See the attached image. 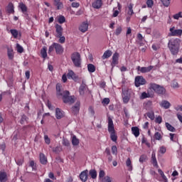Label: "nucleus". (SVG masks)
Here are the masks:
<instances>
[{
	"label": "nucleus",
	"mask_w": 182,
	"mask_h": 182,
	"mask_svg": "<svg viewBox=\"0 0 182 182\" xmlns=\"http://www.w3.org/2000/svg\"><path fill=\"white\" fill-rule=\"evenodd\" d=\"M166 127L169 130V132H176V128L174 127H172L171 124H168V122H166Z\"/></svg>",
	"instance_id": "4c0bfd02"
},
{
	"label": "nucleus",
	"mask_w": 182,
	"mask_h": 182,
	"mask_svg": "<svg viewBox=\"0 0 182 182\" xmlns=\"http://www.w3.org/2000/svg\"><path fill=\"white\" fill-rule=\"evenodd\" d=\"M62 80L63 83H66V82H68V75H66V74H63L62 76Z\"/></svg>",
	"instance_id": "4d7b16f0"
},
{
	"label": "nucleus",
	"mask_w": 182,
	"mask_h": 182,
	"mask_svg": "<svg viewBox=\"0 0 182 182\" xmlns=\"http://www.w3.org/2000/svg\"><path fill=\"white\" fill-rule=\"evenodd\" d=\"M126 166H127L129 171H132V170H133V165H132V160H130V158H128L127 159Z\"/></svg>",
	"instance_id": "473e14b6"
},
{
	"label": "nucleus",
	"mask_w": 182,
	"mask_h": 182,
	"mask_svg": "<svg viewBox=\"0 0 182 182\" xmlns=\"http://www.w3.org/2000/svg\"><path fill=\"white\" fill-rule=\"evenodd\" d=\"M88 112L90 114H95V109H93V107H90L88 108Z\"/></svg>",
	"instance_id": "e2e57ef3"
},
{
	"label": "nucleus",
	"mask_w": 182,
	"mask_h": 182,
	"mask_svg": "<svg viewBox=\"0 0 182 182\" xmlns=\"http://www.w3.org/2000/svg\"><path fill=\"white\" fill-rule=\"evenodd\" d=\"M149 97H151V95H150V93L146 92H142L141 96H140V99L141 100H143L144 99H147Z\"/></svg>",
	"instance_id": "f704fd0d"
},
{
	"label": "nucleus",
	"mask_w": 182,
	"mask_h": 182,
	"mask_svg": "<svg viewBox=\"0 0 182 182\" xmlns=\"http://www.w3.org/2000/svg\"><path fill=\"white\" fill-rule=\"evenodd\" d=\"M79 3H77V2H73L72 4H71V6L73 8H79Z\"/></svg>",
	"instance_id": "69168bd1"
},
{
	"label": "nucleus",
	"mask_w": 182,
	"mask_h": 182,
	"mask_svg": "<svg viewBox=\"0 0 182 182\" xmlns=\"http://www.w3.org/2000/svg\"><path fill=\"white\" fill-rule=\"evenodd\" d=\"M39 157L40 163H41V164H46L48 163V158H46V156H45L44 154L41 153Z\"/></svg>",
	"instance_id": "b1692460"
},
{
	"label": "nucleus",
	"mask_w": 182,
	"mask_h": 182,
	"mask_svg": "<svg viewBox=\"0 0 182 182\" xmlns=\"http://www.w3.org/2000/svg\"><path fill=\"white\" fill-rule=\"evenodd\" d=\"M10 32L12 35V36L14 38V39H16L18 38V32L16 29H11Z\"/></svg>",
	"instance_id": "e433bc0d"
},
{
	"label": "nucleus",
	"mask_w": 182,
	"mask_h": 182,
	"mask_svg": "<svg viewBox=\"0 0 182 182\" xmlns=\"http://www.w3.org/2000/svg\"><path fill=\"white\" fill-rule=\"evenodd\" d=\"M173 19L178 20L180 18H182V12L180 11L178 14H176L173 16Z\"/></svg>",
	"instance_id": "79ce46f5"
},
{
	"label": "nucleus",
	"mask_w": 182,
	"mask_h": 182,
	"mask_svg": "<svg viewBox=\"0 0 182 182\" xmlns=\"http://www.w3.org/2000/svg\"><path fill=\"white\" fill-rule=\"evenodd\" d=\"M66 22V18L63 16H60L58 18V23H65Z\"/></svg>",
	"instance_id": "c03bdc74"
},
{
	"label": "nucleus",
	"mask_w": 182,
	"mask_h": 182,
	"mask_svg": "<svg viewBox=\"0 0 182 182\" xmlns=\"http://www.w3.org/2000/svg\"><path fill=\"white\" fill-rule=\"evenodd\" d=\"M161 1L162 2L164 6H168V5H170V0H161Z\"/></svg>",
	"instance_id": "8fccbe9b"
},
{
	"label": "nucleus",
	"mask_w": 182,
	"mask_h": 182,
	"mask_svg": "<svg viewBox=\"0 0 182 182\" xmlns=\"http://www.w3.org/2000/svg\"><path fill=\"white\" fill-rule=\"evenodd\" d=\"M153 50L157 51L160 49V46L159 44H153L151 46Z\"/></svg>",
	"instance_id": "3c124183"
},
{
	"label": "nucleus",
	"mask_w": 182,
	"mask_h": 182,
	"mask_svg": "<svg viewBox=\"0 0 182 182\" xmlns=\"http://www.w3.org/2000/svg\"><path fill=\"white\" fill-rule=\"evenodd\" d=\"M87 70L90 73H94V72H96V67L93 64H88Z\"/></svg>",
	"instance_id": "2f4dec72"
},
{
	"label": "nucleus",
	"mask_w": 182,
	"mask_h": 182,
	"mask_svg": "<svg viewBox=\"0 0 182 182\" xmlns=\"http://www.w3.org/2000/svg\"><path fill=\"white\" fill-rule=\"evenodd\" d=\"M6 173L4 171L0 172V182H6Z\"/></svg>",
	"instance_id": "72a5a7b5"
},
{
	"label": "nucleus",
	"mask_w": 182,
	"mask_h": 182,
	"mask_svg": "<svg viewBox=\"0 0 182 182\" xmlns=\"http://www.w3.org/2000/svg\"><path fill=\"white\" fill-rule=\"evenodd\" d=\"M119 14H120V11L117 10L114 11V13L112 14L113 18H116L117 16H118Z\"/></svg>",
	"instance_id": "0e129e2a"
},
{
	"label": "nucleus",
	"mask_w": 182,
	"mask_h": 182,
	"mask_svg": "<svg viewBox=\"0 0 182 182\" xmlns=\"http://www.w3.org/2000/svg\"><path fill=\"white\" fill-rule=\"evenodd\" d=\"M64 50L65 48H63L62 45L58 43H53L52 46H49L48 53V55H52L55 51L56 55H63Z\"/></svg>",
	"instance_id": "7ed1b4c3"
},
{
	"label": "nucleus",
	"mask_w": 182,
	"mask_h": 182,
	"mask_svg": "<svg viewBox=\"0 0 182 182\" xmlns=\"http://www.w3.org/2000/svg\"><path fill=\"white\" fill-rule=\"evenodd\" d=\"M67 76L68 79H72L75 82H77V80H79V76H77V75H76L72 70H68Z\"/></svg>",
	"instance_id": "9b49d317"
},
{
	"label": "nucleus",
	"mask_w": 182,
	"mask_h": 182,
	"mask_svg": "<svg viewBox=\"0 0 182 182\" xmlns=\"http://www.w3.org/2000/svg\"><path fill=\"white\" fill-rule=\"evenodd\" d=\"M112 154H114V156L117 155V147L116 146H112Z\"/></svg>",
	"instance_id": "de8ad7c7"
},
{
	"label": "nucleus",
	"mask_w": 182,
	"mask_h": 182,
	"mask_svg": "<svg viewBox=\"0 0 182 182\" xmlns=\"http://www.w3.org/2000/svg\"><path fill=\"white\" fill-rule=\"evenodd\" d=\"M71 60L75 68H80L82 65V59L80 58V53L75 52L71 55Z\"/></svg>",
	"instance_id": "39448f33"
},
{
	"label": "nucleus",
	"mask_w": 182,
	"mask_h": 182,
	"mask_svg": "<svg viewBox=\"0 0 182 182\" xmlns=\"http://www.w3.org/2000/svg\"><path fill=\"white\" fill-rule=\"evenodd\" d=\"M161 122H163V118H161L160 116H158L156 119H155V122L158 123V124H161Z\"/></svg>",
	"instance_id": "603ef678"
},
{
	"label": "nucleus",
	"mask_w": 182,
	"mask_h": 182,
	"mask_svg": "<svg viewBox=\"0 0 182 182\" xmlns=\"http://www.w3.org/2000/svg\"><path fill=\"white\" fill-rule=\"evenodd\" d=\"M56 96L58 99H60V97H63L65 96V91L63 90V87H62V85L60 83L56 84Z\"/></svg>",
	"instance_id": "9d476101"
},
{
	"label": "nucleus",
	"mask_w": 182,
	"mask_h": 182,
	"mask_svg": "<svg viewBox=\"0 0 182 182\" xmlns=\"http://www.w3.org/2000/svg\"><path fill=\"white\" fill-rule=\"evenodd\" d=\"M105 171H100V173H99V177L100 178H105Z\"/></svg>",
	"instance_id": "13d9d810"
},
{
	"label": "nucleus",
	"mask_w": 182,
	"mask_h": 182,
	"mask_svg": "<svg viewBox=\"0 0 182 182\" xmlns=\"http://www.w3.org/2000/svg\"><path fill=\"white\" fill-rule=\"evenodd\" d=\"M92 5V8H95V9H100V8H102V5H103V2L102 0H96Z\"/></svg>",
	"instance_id": "f3484780"
},
{
	"label": "nucleus",
	"mask_w": 182,
	"mask_h": 182,
	"mask_svg": "<svg viewBox=\"0 0 182 182\" xmlns=\"http://www.w3.org/2000/svg\"><path fill=\"white\" fill-rule=\"evenodd\" d=\"M86 90V84H81L79 88V92L81 96H83L85 95V91Z\"/></svg>",
	"instance_id": "c756f323"
},
{
	"label": "nucleus",
	"mask_w": 182,
	"mask_h": 182,
	"mask_svg": "<svg viewBox=\"0 0 182 182\" xmlns=\"http://www.w3.org/2000/svg\"><path fill=\"white\" fill-rule=\"evenodd\" d=\"M151 163L154 167L159 168V164L157 163V159L156 158V152H152L151 154Z\"/></svg>",
	"instance_id": "6ab92c4d"
},
{
	"label": "nucleus",
	"mask_w": 182,
	"mask_h": 182,
	"mask_svg": "<svg viewBox=\"0 0 182 182\" xmlns=\"http://www.w3.org/2000/svg\"><path fill=\"white\" fill-rule=\"evenodd\" d=\"M112 54L113 53L112 52V50H108L104 53L103 55L102 56V59H109V58H110Z\"/></svg>",
	"instance_id": "cd10ccee"
},
{
	"label": "nucleus",
	"mask_w": 182,
	"mask_h": 182,
	"mask_svg": "<svg viewBox=\"0 0 182 182\" xmlns=\"http://www.w3.org/2000/svg\"><path fill=\"white\" fill-rule=\"evenodd\" d=\"M175 110H177V112H182V105L175 107Z\"/></svg>",
	"instance_id": "338daca9"
},
{
	"label": "nucleus",
	"mask_w": 182,
	"mask_h": 182,
	"mask_svg": "<svg viewBox=\"0 0 182 182\" xmlns=\"http://www.w3.org/2000/svg\"><path fill=\"white\" fill-rule=\"evenodd\" d=\"M122 28L121 26L117 27L114 32L116 36H119V35H120V33H122Z\"/></svg>",
	"instance_id": "37998d69"
},
{
	"label": "nucleus",
	"mask_w": 182,
	"mask_h": 182,
	"mask_svg": "<svg viewBox=\"0 0 182 182\" xmlns=\"http://www.w3.org/2000/svg\"><path fill=\"white\" fill-rule=\"evenodd\" d=\"M71 141L73 146H79L80 143V140H79V139H77V137H76L75 135L73 136Z\"/></svg>",
	"instance_id": "c85d7f7f"
},
{
	"label": "nucleus",
	"mask_w": 182,
	"mask_h": 182,
	"mask_svg": "<svg viewBox=\"0 0 182 182\" xmlns=\"http://www.w3.org/2000/svg\"><path fill=\"white\" fill-rule=\"evenodd\" d=\"M180 43H181L180 38L171 39L168 41V48L171 55H176L178 53V50H180Z\"/></svg>",
	"instance_id": "f257e3e1"
},
{
	"label": "nucleus",
	"mask_w": 182,
	"mask_h": 182,
	"mask_svg": "<svg viewBox=\"0 0 182 182\" xmlns=\"http://www.w3.org/2000/svg\"><path fill=\"white\" fill-rule=\"evenodd\" d=\"M53 5L56 6L58 10L63 9V3L60 1V0H53Z\"/></svg>",
	"instance_id": "412c9836"
},
{
	"label": "nucleus",
	"mask_w": 182,
	"mask_h": 182,
	"mask_svg": "<svg viewBox=\"0 0 182 182\" xmlns=\"http://www.w3.org/2000/svg\"><path fill=\"white\" fill-rule=\"evenodd\" d=\"M57 38H59V40H58L59 43H65L66 41V38H65V36H61Z\"/></svg>",
	"instance_id": "49530a36"
},
{
	"label": "nucleus",
	"mask_w": 182,
	"mask_h": 182,
	"mask_svg": "<svg viewBox=\"0 0 182 182\" xmlns=\"http://www.w3.org/2000/svg\"><path fill=\"white\" fill-rule=\"evenodd\" d=\"M87 173H89V171L87 170H85L80 173V178L81 181H82V182L87 181Z\"/></svg>",
	"instance_id": "dca6fc26"
},
{
	"label": "nucleus",
	"mask_w": 182,
	"mask_h": 182,
	"mask_svg": "<svg viewBox=\"0 0 182 182\" xmlns=\"http://www.w3.org/2000/svg\"><path fill=\"white\" fill-rule=\"evenodd\" d=\"M62 99L64 103H69L70 105H72L75 102V96H70V92L68 90L65 91Z\"/></svg>",
	"instance_id": "423d86ee"
},
{
	"label": "nucleus",
	"mask_w": 182,
	"mask_h": 182,
	"mask_svg": "<svg viewBox=\"0 0 182 182\" xmlns=\"http://www.w3.org/2000/svg\"><path fill=\"white\" fill-rule=\"evenodd\" d=\"M146 83H147V81L143 76L138 75L135 77L134 85L136 87H140V86H143Z\"/></svg>",
	"instance_id": "0eeeda50"
},
{
	"label": "nucleus",
	"mask_w": 182,
	"mask_h": 182,
	"mask_svg": "<svg viewBox=\"0 0 182 182\" xmlns=\"http://www.w3.org/2000/svg\"><path fill=\"white\" fill-rule=\"evenodd\" d=\"M89 174L93 179L97 177V172H96V170L95 169H91L89 172Z\"/></svg>",
	"instance_id": "c9c22d12"
},
{
	"label": "nucleus",
	"mask_w": 182,
	"mask_h": 182,
	"mask_svg": "<svg viewBox=\"0 0 182 182\" xmlns=\"http://www.w3.org/2000/svg\"><path fill=\"white\" fill-rule=\"evenodd\" d=\"M122 100L125 105L130 101V91L129 90L122 89Z\"/></svg>",
	"instance_id": "1a4fd4ad"
},
{
	"label": "nucleus",
	"mask_w": 182,
	"mask_h": 182,
	"mask_svg": "<svg viewBox=\"0 0 182 182\" xmlns=\"http://www.w3.org/2000/svg\"><path fill=\"white\" fill-rule=\"evenodd\" d=\"M133 6H134V4H133L132 3H130L128 6V15H130V16H132V15L134 14V11H133Z\"/></svg>",
	"instance_id": "7c9ffc66"
},
{
	"label": "nucleus",
	"mask_w": 182,
	"mask_h": 182,
	"mask_svg": "<svg viewBox=\"0 0 182 182\" xmlns=\"http://www.w3.org/2000/svg\"><path fill=\"white\" fill-rule=\"evenodd\" d=\"M14 4L12 2L9 3L8 6H6V12L7 14H15Z\"/></svg>",
	"instance_id": "a211bd4d"
},
{
	"label": "nucleus",
	"mask_w": 182,
	"mask_h": 182,
	"mask_svg": "<svg viewBox=\"0 0 182 182\" xmlns=\"http://www.w3.org/2000/svg\"><path fill=\"white\" fill-rule=\"evenodd\" d=\"M132 132L135 137H139V136H140V130L139 129V127H133L132 128Z\"/></svg>",
	"instance_id": "bb28decb"
},
{
	"label": "nucleus",
	"mask_w": 182,
	"mask_h": 182,
	"mask_svg": "<svg viewBox=\"0 0 182 182\" xmlns=\"http://www.w3.org/2000/svg\"><path fill=\"white\" fill-rule=\"evenodd\" d=\"M146 160V156L141 155L139 158L140 163H143Z\"/></svg>",
	"instance_id": "774afa93"
},
{
	"label": "nucleus",
	"mask_w": 182,
	"mask_h": 182,
	"mask_svg": "<svg viewBox=\"0 0 182 182\" xmlns=\"http://www.w3.org/2000/svg\"><path fill=\"white\" fill-rule=\"evenodd\" d=\"M161 107H164V109H169L170 106H171V104L167 100H163L160 103Z\"/></svg>",
	"instance_id": "4be33fe9"
},
{
	"label": "nucleus",
	"mask_w": 182,
	"mask_h": 182,
	"mask_svg": "<svg viewBox=\"0 0 182 182\" xmlns=\"http://www.w3.org/2000/svg\"><path fill=\"white\" fill-rule=\"evenodd\" d=\"M154 6V1L153 0H147L146 1L147 8H153Z\"/></svg>",
	"instance_id": "58836bf2"
},
{
	"label": "nucleus",
	"mask_w": 182,
	"mask_h": 182,
	"mask_svg": "<svg viewBox=\"0 0 182 182\" xmlns=\"http://www.w3.org/2000/svg\"><path fill=\"white\" fill-rule=\"evenodd\" d=\"M80 109V107H79V105H76L72 107V111L75 114H77V113H79Z\"/></svg>",
	"instance_id": "ea45409f"
},
{
	"label": "nucleus",
	"mask_w": 182,
	"mask_h": 182,
	"mask_svg": "<svg viewBox=\"0 0 182 182\" xmlns=\"http://www.w3.org/2000/svg\"><path fill=\"white\" fill-rule=\"evenodd\" d=\"M27 117H26V115H23L22 117H21V121H20V123L21 124H23V123H25V122H27Z\"/></svg>",
	"instance_id": "6e6d98bb"
},
{
	"label": "nucleus",
	"mask_w": 182,
	"mask_h": 182,
	"mask_svg": "<svg viewBox=\"0 0 182 182\" xmlns=\"http://www.w3.org/2000/svg\"><path fill=\"white\" fill-rule=\"evenodd\" d=\"M63 111H62L60 108H56L55 114H63Z\"/></svg>",
	"instance_id": "680f3d73"
},
{
	"label": "nucleus",
	"mask_w": 182,
	"mask_h": 182,
	"mask_svg": "<svg viewBox=\"0 0 182 182\" xmlns=\"http://www.w3.org/2000/svg\"><path fill=\"white\" fill-rule=\"evenodd\" d=\"M18 8L21 9V12H23V14H26V12H28V7L23 2L19 3Z\"/></svg>",
	"instance_id": "393cba45"
},
{
	"label": "nucleus",
	"mask_w": 182,
	"mask_h": 182,
	"mask_svg": "<svg viewBox=\"0 0 182 182\" xmlns=\"http://www.w3.org/2000/svg\"><path fill=\"white\" fill-rule=\"evenodd\" d=\"M87 29H89V23H87L86 21L82 22L79 27V30L80 32H82V33L87 32Z\"/></svg>",
	"instance_id": "2eb2a0df"
},
{
	"label": "nucleus",
	"mask_w": 182,
	"mask_h": 182,
	"mask_svg": "<svg viewBox=\"0 0 182 182\" xmlns=\"http://www.w3.org/2000/svg\"><path fill=\"white\" fill-rule=\"evenodd\" d=\"M144 107L146 109V110H151V109H153V102L151 101L144 102Z\"/></svg>",
	"instance_id": "5701e85b"
},
{
	"label": "nucleus",
	"mask_w": 182,
	"mask_h": 182,
	"mask_svg": "<svg viewBox=\"0 0 182 182\" xmlns=\"http://www.w3.org/2000/svg\"><path fill=\"white\" fill-rule=\"evenodd\" d=\"M7 56L10 60H14V58L15 57V55L14 54V48H7Z\"/></svg>",
	"instance_id": "aec40b11"
},
{
	"label": "nucleus",
	"mask_w": 182,
	"mask_h": 182,
	"mask_svg": "<svg viewBox=\"0 0 182 182\" xmlns=\"http://www.w3.org/2000/svg\"><path fill=\"white\" fill-rule=\"evenodd\" d=\"M153 69V66L150 65L149 67H137V70H139L141 73H149V72H151Z\"/></svg>",
	"instance_id": "ddd939ff"
},
{
	"label": "nucleus",
	"mask_w": 182,
	"mask_h": 182,
	"mask_svg": "<svg viewBox=\"0 0 182 182\" xmlns=\"http://www.w3.org/2000/svg\"><path fill=\"white\" fill-rule=\"evenodd\" d=\"M154 137H155L156 140H161V134H160L159 132H156L154 134Z\"/></svg>",
	"instance_id": "09e8293b"
},
{
	"label": "nucleus",
	"mask_w": 182,
	"mask_h": 182,
	"mask_svg": "<svg viewBox=\"0 0 182 182\" xmlns=\"http://www.w3.org/2000/svg\"><path fill=\"white\" fill-rule=\"evenodd\" d=\"M55 32L57 33L56 37L63 36V28L62 27V26H60L59 24H56L55 26Z\"/></svg>",
	"instance_id": "4468645a"
},
{
	"label": "nucleus",
	"mask_w": 182,
	"mask_h": 182,
	"mask_svg": "<svg viewBox=\"0 0 182 182\" xmlns=\"http://www.w3.org/2000/svg\"><path fill=\"white\" fill-rule=\"evenodd\" d=\"M44 140L46 144H50V139H49V136H48V135L44 136Z\"/></svg>",
	"instance_id": "5fc2aeb1"
},
{
	"label": "nucleus",
	"mask_w": 182,
	"mask_h": 182,
	"mask_svg": "<svg viewBox=\"0 0 182 182\" xmlns=\"http://www.w3.org/2000/svg\"><path fill=\"white\" fill-rule=\"evenodd\" d=\"M107 123V129L108 132L109 133L110 139L112 141L116 143V141H117V134L116 133V129H114V124L113 123V119L110 117H108Z\"/></svg>",
	"instance_id": "f03ea898"
},
{
	"label": "nucleus",
	"mask_w": 182,
	"mask_h": 182,
	"mask_svg": "<svg viewBox=\"0 0 182 182\" xmlns=\"http://www.w3.org/2000/svg\"><path fill=\"white\" fill-rule=\"evenodd\" d=\"M102 182H112V178L109 176H105L102 178Z\"/></svg>",
	"instance_id": "864d4df0"
},
{
	"label": "nucleus",
	"mask_w": 182,
	"mask_h": 182,
	"mask_svg": "<svg viewBox=\"0 0 182 182\" xmlns=\"http://www.w3.org/2000/svg\"><path fill=\"white\" fill-rule=\"evenodd\" d=\"M16 48H17V52L18 53H23V47H22L19 43L16 44Z\"/></svg>",
	"instance_id": "a19ab883"
},
{
	"label": "nucleus",
	"mask_w": 182,
	"mask_h": 182,
	"mask_svg": "<svg viewBox=\"0 0 182 182\" xmlns=\"http://www.w3.org/2000/svg\"><path fill=\"white\" fill-rule=\"evenodd\" d=\"M170 33L168 36H178L180 37L182 36V29H176L175 26H173L169 28Z\"/></svg>",
	"instance_id": "6e6552de"
},
{
	"label": "nucleus",
	"mask_w": 182,
	"mask_h": 182,
	"mask_svg": "<svg viewBox=\"0 0 182 182\" xmlns=\"http://www.w3.org/2000/svg\"><path fill=\"white\" fill-rule=\"evenodd\" d=\"M102 103L104 106H107V105H109V103H110V99L104 98Z\"/></svg>",
	"instance_id": "a18cd8bd"
},
{
	"label": "nucleus",
	"mask_w": 182,
	"mask_h": 182,
	"mask_svg": "<svg viewBox=\"0 0 182 182\" xmlns=\"http://www.w3.org/2000/svg\"><path fill=\"white\" fill-rule=\"evenodd\" d=\"M149 90L154 91L155 93H157L158 95H166V88L156 83H150Z\"/></svg>",
	"instance_id": "20e7f679"
},
{
	"label": "nucleus",
	"mask_w": 182,
	"mask_h": 182,
	"mask_svg": "<svg viewBox=\"0 0 182 182\" xmlns=\"http://www.w3.org/2000/svg\"><path fill=\"white\" fill-rule=\"evenodd\" d=\"M48 177L49 178H50L51 180H56V178L55 177V175L53 174V172H50L48 173Z\"/></svg>",
	"instance_id": "bf43d9fd"
},
{
	"label": "nucleus",
	"mask_w": 182,
	"mask_h": 182,
	"mask_svg": "<svg viewBox=\"0 0 182 182\" xmlns=\"http://www.w3.org/2000/svg\"><path fill=\"white\" fill-rule=\"evenodd\" d=\"M41 55L43 59L48 58V49L46 48V46L43 47L41 50Z\"/></svg>",
	"instance_id": "a878e982"
},
{
	"label": "nucleus",
	"mask_w": 182,
	"mask_h": 182,
	"mask_svg": "<svg viewBox=\"0 0 182 182\" xmlns=\"http://www.w3.org/2000/svg\"><path fill=\"white\" fill-rule=\"evenodd\" d=\"M159 153H161V154H164V153H166V147L161 146L159 149Z\"/></svg>",
	"instance_id": "052dcab7"
},
{
	"label": "nucleus",
	"mask_w": 182,
	"mask_h": 182,
	"mask_svg": "<svg viewBox=\"0 0 182 182\" xmlns=\"http://www.w3.org/2000/svg\"><path fill=\"white\" fill-rule=\"evenodd\" d=\"M119 53H114L112 55V62L111 63V66L112 68H114L116 65L119 64Z\"/></svg>",
	"instance_id": "f8f14e48"
}]
</instances>
